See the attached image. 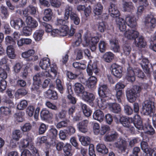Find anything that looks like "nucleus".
Here are the masks:
<instances>
[{"instance_id": "15", "label": "nucleus", "mask_w": 156, "mask_h": 156, "mask_svg": "<svg viewBox=\"0 0 156 156\" xmlns=\"http://www.w3.org/2000/svg\"><path fill=\"white\" fill-rule=\"evenodd\" d=\"M21 132L19 130H14L12 133V138L13 140H12L10 142V144L12 147L16 145V142H14V140H18L22 136Z\"/></svg>"}, {"instance_id": "49", "label": "nucleus", "mask_w": 156, "mask_h": 156, "mask_svg": "<svg viewBox=\"0 0 156 156\" xmlns=\"http://www.w3.org/2000/svg\"><path fill=\"white\" fill-rule=\"evenodd\" d=\"M66 111L63 110H62L55 115V120L57 121H58L60 119L65 118L66 116Z\"/></svg>"}, {"instance_id": "17", "label": "nucleus", "mask_w": 156, "mask_h": 156, "mask_svg": "<svg viewBox=\"0 0 156 156\" xmlns=\"http://www.w3.org/2000/svg\"><path fill=\"white\" fill-rule=\"evenodd\" d=\"M91 60L90 61V63L87 65V72L89 76L91 75L93 73V71L96 74H97L98 72V69L97 68L96 62H94L92 65L90 63Z\"/></svg>"}, {"instance_id": "52", "label": "nucleus", "mask_w": 156, "mask_h": 156, "mask_svg": "<svg viewBox=\"0 0 156 156\" xmlns=\"http://www.w3.org/2000/svg\"><path fill=\"white\" fill-rule=\"evenodd\" d=\"M68 27L66 25H65L62 27L59 30V36H64L68 34Z\"/></svg>"}, {"instance_id": "63", "label": "nucleus", "mask_w": 156, "mask_h": 156, "mask_svg": "<svg viewBox=\"0 0 156 156\" xmlns=\"http://www.w3.org/2000/svg\"><path fill=\"white\" fill-rule=\"evenodd\" d=\"M45 105L47 107L50 109L54 110H58V108L57 106L49 101H46Z\"/></svg>"}, {"instance_id": "18", "label": "nucleus", "mask_w": 156, "mask_h": 156, "mask_svg": "<svg viewBox=\"0 0 156 156\" xmlns=\"http://www.w3.org/2000/svg\"><path fill=\"white\" fill-rule=\"evenodd\" d=\"M27 26L30 28H35L38 25L37 21L30 16H27L25 20Z\"/></svg>"}, {"instance_id": "48", "label": "nucleus", "mask_w": 156, "mask_h": 156, "mask_svg": "<svg viewBox=\"0 0 156 156\" xmlns=\"http://www.w3.org/2000/svg\"><path fill=\"white\" fill-rule=\"evenodd\" d=\"M140 145L141 148L144 152V156L146 155L147 153L151 149L148 148L147 143L146 142H142L141 143Z\"/></svg>"}, {"instance_id": "28", "label": "nucleus", "mask_w": 156, "mask_h": 156, "mask_svg": "<svg viewBox=\"0 0 156 156\" xmlns=\"http://www.w3.org/2000/svg\"><path fill=\"white\" fill-rule=\"evenodd\" d=\"M74 91L78 95H80V94H83L84 91V88L82 85L80 83H76L74 84Z\"/></svg>"}, {"instance_id": "39", "label": "nucleus", "mask_w": 156, "mask_h": 156, "mask_svg": "<svg viewBox=\"0 0 156 156\" xmlns=\"http://www.w3.org/2000/svg\"><path fill=\"white\" fill-rule=\"evenodd\" d=\"M105 98L101 97L98 99L97 101L98 106L100 108L103 109H105L107 106V103L106 102V100Z\"/></svg>"}, {"instance_id": "57", "label": "nucleus", "mask_w": 156, "mask_h": 156, "mask_svg": "<svg viewBox=\"0 0 156 156\" xmlns=\"http://www.w3.org/2000/svg\"><path fill=\"white\" fill-rule=\"evenodd\" d=\"M5 42L7 45H14L16 44V42L11 37L7 36L5 38Z\"/></svg>"}, {"instance_id": "2", "label": "nucleus", "mask_w": 156, "mask_h": 156, "mask_svg": "<svg viewBox=\"0 0 156 156\" xmlns=\"http://www.w3.org/2000/svg\"><path fill=\"white\" fill-rule=\"evenodd\" d=\"M118 27L120 31H124L126 28V24L129 27L133 28L136 26V19L132 15H128L124 19L121 18H118L116 20Z\"/></svg>"}, {"instance_id": "9", "label": "nucleus", "mask_w": 156, "mask_h": 156, "mask_svg": "<svg viewBox=\"0 0 156 156\" xmlns=\"http://www.w3.org/2000/svg\"><path fill=\"white\" fill-rule=\"evenodd\" d=\"M154 107L153 103L152 102L145 101L142 104V112L145 115H151L154 112Z\"/></svg>"}, {"instance_id": "16", "label": "nucleus", "mask_w": 156, "mask_h": 156, "mask_svg": "<svg viewBox=\"0 0 156 156\" xmlns=\"http://www.w3.org/2000/svg\"><path fill=\"white\" fill-rule=\"evenodd\" d=\"M33 144L32 138L30 137L27 136L26 139L21 141L20 147L24 148L28 147L30 149L32 147V146L33 145Z\"/></svg>"}, {"instance_id": "27", "label": "nucleus", "mask_w": 156, "mask_h": 156, "mask_svg": "<svg viewBox=\"0 0 156 156\" xmlns=\"http://www.w3.org/2000/svg\"><path fill=\"white\" fill-rule=\"evenodd\" d=\"M93 116L95 120L101 122L103 120L104 115L102 111L99 110H97L94 113Z\"/></svg>"}, {"instance_id": "11", "label": "nucleus", "mask_w": 156, "mask_h": 156, "mask_svg": "<svg viewBox=\"0 0 156 156\" xmlns=\"http://www.w3.org/2000/svg\"><path fill=\"white\" fill-rule=\"evenodd\" d=\"M50 60L48 58H44L41 60L39 63L40 67L42 69L46 70L45 71H47L49 73H51V66L52 65H55V64H52L50 65ZM57 67V66H56Z\"/></svg>"}, {"instance_id": "37", "label": "nucleus", "mask_w": 156, "mask_h": 156, "mask_svg": "<svg viewBox=\"0 0 156 156\" xmlns=\"http://www.w3.org/2000/svg\"><path fill=\"white\" fill-rule=\"evenodd\" d=\"M71 145L68 143H66L63 147V150L65 156H71L72 153L71 152Z\"/></svg>"}, {"instance_id": "10", "label": "nucleus", "mask_w": 156, "mask_h": 156, "mask_svg": "<svg viewBox=\"0 0 156 156\" xmlns=\"http://www.w3.org/2000/svg\"><path fill=\"white\" fill-rule=\"evenodd\" d=\"M10 24L11 26L16 30H19L25 26L24 22L20 18H11Z\"/></svg>"}, {"instance_id": "24", "label": "nucleus", "mask_w": 156, "mask_h": 156, "mask_svg": "<svg viewBox=\"0 0 156 156\" xmlns=\"http://www.w3.org/2000/svg\"><path fill=\"white\" fill-rule=\"evenodd\" d=\"M6 53L8 57L12 59H14L16 57L15 49L12 45H9L6 48Z\"/></svg>"}, {"instance_id": "29", "label": "nucleus", "mask_w": 156, "mask_h": 156, "mask_svg": "<svg viewBox=\"0 0 156 156\" xmlns=\"http://www.w3.org/2000/svg\"><path fill=\"white\" fill-rule=\"evenodd\" d=\"M108 105L110 110L114 113H118L121 111L120 106L116 103H110Z\"/></svg>"}, {"instance_id": "53", "label": "nucleus", "mask_w": 156, "mask_h": 156, "mask_svg": "<svg viewBox=\"0 0 156 156\" xmlns=\"http://www.w3.org/2000/svg\"><path fill=\"white\" fill-rule=\"evenodd\" d=\"M27 105L26 100H21L17 105V108L20 110H22L25 108Z\"/></svg>"}, {"instance_id": "47", "label": "nucleus", "mask_w": 156, "mask_h": 156, "mask_svg": "<svg viewBox=\"0 0 156 156\" xmlns=\"http://www.w3.org/2000/svg\"><path fill=\"white\" fill-rule=\"evenodd\" d=\"M118 136L117 133L114 132L110 135H106L105 140L107 141H111L115 139Z\"/></svg>"}, {"instance_id": "38", "label": "nucleus", "mask_w": 156, "mask_h": 156, "mask_svg": "<svg viewBox=\"0 0 156 156\" xmlns=\"http://www.w3.org/2000/svg\"><path fill=\"white\" fill-rule=\"evenodd\" d=\"M44 14V16L43 17V20L44 21H48L51 20L52 13L50 9H45Z\"/></svg>"}, {"instance_id": "36", "label": "nucleus", "mask_w": 156, "mask_h": 156, "mask_svg": "<svg viewBox=\"0 0 156 156\" xmlns=\"http://www.w3.org/2000/svg\"><path fill=\"white\" fill-rule=\"evenodd\" d=\"M77 136L79 141L81 144L84 146H87L90 144V138L88 136H84L78 135Z\"/></svg>"}, {"instance_id": "4", "label": "nucleus", "mask_w": 156, "mask_h": 156, "mask_svg": "<svg viewBox=\"0 0 156 156\" xmlns=\"http://www.w3.org/2000/svg\"><path fill=\"white\" fill-rule=\"evenodd\" d=\"M133 119L134 120L133 126L137 129L140 130L143 129L145 133L151 135L154 133V130L151 125L148 124L146 127H143L140 117L139 115H135L134 117V119Z\"/></svg>"}, {"instance_id": "58", "label": "nucleus", "mask_w": 156, "mask_h": 156, "mask_svg": "<svg viewBox=\"0 0 156 156\" xmlns=\"http://www.w3.org/2000/svg\"><path fill=\"white\" fill-rule=\"evenodd\" d=\"M110 130L109 127L107 125H102L100 130L99 134L101 135H104L107 132Z\"/></svg>"}, {"instance_id": "31", "label": "nucleus", "mask_w": 156, "mask_h": 156, "mask_svg": "<svg viewBox=\"0 0 156 156\" xmlns=\"http://www.w3.org/2000/svg\"><path fill=\"white\" fill-rule=\"evenodd\" d=\"M82 97L84 100L89 102L92 101L94 99V96L93 94L86 91L83 92Z\"/></svg>"}, {"instance_id": "5", "label": "nucleus", "mask_w": 156, "mask_h": 156, "mask_svg": "<svg viewBox=\"0 0 156 156\" xmlns=\"http://www.w3.org/2000/svg\"><path fill=\"white\" fill-rule=\"evenodd\" d=\"M138 73V76L143 78L144 75L143 73L138 68L133 69L131 67H129L127 69V72L125 78L128 81L133 82L135 80V73Z\"/></svg>"}, {"instance_id": "64", "label": "nucleus", "mask_w": 156, "mask_h": 156, "mask_svg": "<svg viewBox=\"0 0 156 156\" xmlns=\"http://www.w3.org/2000/svg\"><path fill=\"white\" fill-rule=\"evenodd\" d=\"M0 11L2 14L3 15L5 18H7L9 15L7 10L6 7L2 5L0 7Z\"/></svg>"}, {"instance_id": "46", "label": "nucleus", "mask_w": 156, "mask_h": 156, "mask_svg": "<svg viewBox=\"0 0 156 156\" xmlns=\"http://www.w3.org/2000/svg\"><path fill=\"white\" fill-rule=\"evenodd\" d=\"M27 93V91L23 88L20 89L16 92L15 96L17 99L19 98L20 96L25 95Z\"/></svg>"}, {"instance_id": "40", "label": "nucleus", "mask_w": 156, "mask_h": 156, "mask_svg": "<svg viewBox=\"0 0 156 156\" xmlns=\"http://www.w3.org/2000/svg\"><path fill=\"white\" fill-rule=\"evenodd\" d=\"M148 60L146 58H143L142 59V62L140 63L141 66L145 72L149 73L150 71L148 66Z\"/></svg>"}, {"instance_id": "45", "label": "nucleus", "mask_w": 156, "mask_h": 156, "mask_svg": "<svg viewBox=\"0 0 156 156\" xmlns=\"http://www.w3.org/2000/svg\"><path fill=\"white\" fill-rule=\"evenodd\" d=\"M35 51L33 49H30L22 53L21 56L24 58H28L32 56L35 53Z\"/></svg>"}, {"instance_id": "43", "label": "nucleus", "mask_w": 156, "mask_h": 156, "mask_svg": "<svg viewBox=\"0 0 156 156\" xmlns=\"http://www.w3.org/2000/svg\"><path fill=\"white\" fill-rule=\"evenodd\" d=\"M97 150L98 152L102 154H106L108 152V149L103 144H98L97 146Z\"/></svg>"}, {"instance_id": "25", "label": "nucleus", "mask_w": 156, "mask_h": 156, "mask_svg": "<svg viewBox=\"0 0 156 156\" xmlns=\"http://www.w3.org/2000/svg\"><path fill=\"white\" fill-rule=\"evenodd\" d=\"M44 95L46 98L52 100H56L58 98L56 92L51 89H48L44 92Z\"/></svg>"}, {"instance_id": "60", "label": "nucleus", "mask_w": 156, "mask_h": 156, "mask_svg": "<svg viewBox=\"0 0 156 156\" xmlns=\"http://www.w3.org/2000/svg\"><path fill=\"white\" fill-rule=\"evenodd\" d=\"M48 126L44 123H41L38 128L39 133L40 134H43L47 129Z\"/></svg>"}, {"instance_id": "26", "label": "nucleus", "mask_w": 156, "mask_h": 156, "mask_svg": "<svg viewBox=\"0 0 156 156\" xmlns=\"http://www.w3.org/2000/svg\"><path fill=\"white\" fill-rule=\"evenodd\" d=\"M140 4L143 5H140L137 9V14L138 16L140 15L144 11L145 8L148 5V3L147 0H139Z\"/></svg>"}, {"instance_id": "32", "label": "nucleus", "mask_w": 156, "mask_h": 156, "mask_svg": "<svg viewBox=\"0 0 156 156\" xmlns=\"http://www.w3.org/2000/svg\"><path fill=\"white\" fill-rule=\"evenodd\" d=\"M44 34V31L42 30H37L33 34V37L35 41H39L41 40Z\"/></svg>"}, {"instance_id": "44", "label": "nucleus", "mask_w": 156, "mask_h": 156, "mask_svg": "<svg viewBox=\"0 0 156 156\" xmlns=\"http://www.w3.org/2000/svg\"><path fill=\"white\" fill-rule=\"evenodd\" d=\"M81 105L83 112L85 115L87 117L90 116L91 114V111L85 104H81Z\"/></svg>"}, {"instance_id": "59", "label": "nucleus", "mask_w": 156, "mask_h": 156, "mask_svg": "<svg viewBox=\"0 0 156 156\" xmlns=\"http://www.w3.org/2000/svg\"><path fill=\"white\" fill-rule=\"evenodd\" d=\"M31 128V125L29 123H26L21 127V129L23 132H26L30 131Z\"/></svg>"}, {"instance_id": "35", "label": "nucleus", "mask_w": 156, "mask_h": 156, "mask_svg": "<svg viewBox=\"0 0 156 156\" xmlns=\"http://www.w3.org/2000/svg\"><path fill=\"white\" fill-rule=\"evenodd\" d=\"M103 9V7L101 4L98 3L93 7V11L94 14L96 15H100L102 13Z\"/></svg>"}, {"instance_id": "41", "label": "nucleus", "mask_w": 156, "mask_h": 156, "mask_svg": "<svg viewBox=\"0 0 156 156\" xmlns=\"http://www.w3.org/2000/svg\"><path fill=\"white\" fill-rule=\"evenodd\" d=\"M0 112L2 115L8 116L11 114V111L9 108L5 106H2L0 108Z\"/></svg>"}, {"instance_id": "51", "label": "nucleus", "mask_w": 156, "mask_h": 156, "mask_svg": "<svg viewBox=\"0 0 156 156\" xmlns=\"http://www.w3.org/2000/svg\"><path fill=\"white\" fill-rule=\"evenodd\" d=\"M107 43L104 41H101L98 44V47L100 51L102 53L105 52L106 50Z\"/></svg>"}, {"instance_id": "54", "label": "nucleus", "mask_w": 156, "mask_h": 156, "mask_svg": "<svg viewBox=\"0 0 156 156\" xmlns=\"http://www.w3.org/2000/svg\"><path fill=\"white\" fill-rule=\"evenodd\" d=\"M72 8L71 6H67L66 7V9L64 15V18L66 20H68L69 18V17L70 16L71 14L74 13L73 12Z\"/></svg>"}, {"instance_id": "7", "label": "nucleus", "mask_w": 156, "mask_h": 156, "mask_svg": "<svg viewBox=\"0 0 156 156\" xmlns=\"http://www.w3.org/2000/svg\"><path fill=\"white\" fill-rule=\"evenodd\" d=\"M120 122L124 126L129 128L132 132L134 131V128L133 126L134 124L133 118L122 116L120 117Z\"/></svg>"}, {"instance_id": "19", "label": "nucleus", "mask_w": 156, "mask_h": 156, "mask_svg": "<svg viewBox=\"0 0 156 156\" xmlns=\"http://www.w3.org/2000/svg\"><path fill=\"white\" fill-rule=\"evenodd\" d=\"M108 11L112 17H116V19L119 18L118 17L119 16V12L114 4H111L108 8Z\"/></svg>"}, {"instance_id": "8", "label": "nucleus", "mask_w": 156, "mask_h": 156, "mask_svg": "<svg viewBox=\"0 0 156 156\" xmlns=\"http://www.w3.org/2000/svg\"><path fill=\"white\" fill-rule=\"evenodd\" d=\"M145 27L147 29L154 28L155 26L156 19L152 15H148L143 20Z\"/></svg>"}, {"instance_id": "34", "label": "nucleus", "mask_w": 156, "mask_h": 156, "mask_svg": "<svg viewBox=\"0 0 156 156\" xmlns=\"http://www.w3.org/2000/svg\"><path fill=\"white\" fill-rule=\"evenodd\" d=\"M97 80L94 76L90 77L86 82V85L89 88L93 87L96 84Z\"/></svg>"}, {"instance_id": "13", "label": "nucleus", "mask_w": 156, "mask_h": 156, "mask_svg": "<svg viewBox=\"0 0 156 156\" xmlns=\"http://www.w3.org/2000/svg\"><path fill=\"white\" fill-rule=\"evenodd\" d=\"M109 90L106 85L100 83L98 88V93L100 97L105 98L109 95Z\"/></svg>"}, {"instance_id": "14", "label": "nucleus", "mask_w": 156, "mask_h": 156, "mask_svg": "<svg viewBox=\"0 0 156 156\" xmlns=\"http://www.w3.org/2000/svg\"><path fill=\"white\" fill-rule=\"evenodd\" d=\"M125 37L128 39H133L138 37L139 32L136 30H129L126 31L124 34Z\"/></svg>"}, {"instance_id": "22", "label": "nucleus", "mask_w": 156, "mask_h": 156, "mask_svg": "<svg viewBox=\"0 0 156 156\" xmlns=\"http://www.w3.org/2000/svg\"><path fill=\"white\" fill-rule=\"evenodd\" d=\"M88 121L87 120H84L80 122L77 125V127L79 130L83 133H85L87 131V125Z\"/></svg>"}, {"instance_id": "12", "label": "nucleus", "mask_w": 156, "mask_h": 156, "mask_svg": "<svg viewBox=\"0 0 156 156\" xmlns=\"http://www.w3.org/2000/svg\"><path fill=\"white\" fill-rule=\"evenodd\" d=\"M112 73L113 75L118 78H121L122 76V68L116 64H113L112 66Z\"/></svg>"}, {"instance_id": "62", "label": "nucleus", "mask_w": 156, "mask_h": 156, "mask_svg": "<svg viewBox=\"0 0 156 156\" xmlns=\"http://www.w3.org/2000/svg\"><path fill=\"white\" fill-rule=\"evenodd\" d=\"M24 113L21 112L16 113L15 114V117L16 120L19 122H22L23 120V117Z\"/></svg>"}, {"instance_id": "55", "label": "nucleus", "mask_w": 156, "mask_h": 156, "mask_svg": "<svg viewBox=\"0 0 156 156\" xmlns=\"http://www.w3.org/2000/svg\"><path fill=\"white\" fill-rule=\"evenodd\" d=\"M49 136L51 138L54 139L56 138L57 135V131L55 128L53 126H51V129L49 130Z\"/></svg>"}, {"instance_id": "1", "label": "nucleus", "mask_w": 156, "mask_h": 156, "mask_svg": "<svg viewBox=\"0 0 156 156\" xmlns=\"http://www.w3.org/2000/svg\"><path fill=\"white\" fill-rule=\"evenodd\" d=\"M51 73H50L49 72L46 71L42 72L41 73H37L35 75L33 78L34 83L32 89L34 90H37L39 89L42 77H55L57 73V67L55 65H52L51 66Z\"/></svg>"}, {"instance_id": "50", "label": "nucleus", "mask_w": 156, "mask_h": 156, "mask_svg": "<svg viewBox=\"0 0 156 156\" xmlns=\"http://www.w3.org/2000/svg\"><path fill=\"white\" fill-rule=\"evenodd\" d=\"M70 18L74 24L76 25H78L80 23V20L78 15L76 13L71 14L70 16Z\"/></svg>"}, {"instance_id": "61", "label": "nucleus", "mask_w": 156, "mask_h": 156, "mask_svg": "<svg viewBox=\"0 0 156 156\" xmlns=\"http://www.w3.org/2000/svg\"><path fill=\"white\" fill-rule=\"evenodd\" d=\"M93 131L94 134L98 135L100 132V126L98 123L96 122L93 123Z\"/></svg>"}, {"instance_id": "3", "label": "nucleus", "mask_w": 156, "mask_h": 156, "mask_svg": "<svg viewBox=\"0 0 156 156\" xmlns=\"http://www.w3.org/2000/svg\"><path fill=\"white\" fill-rule=\"evenodd\" d=\"M99 40L97 37H91V34L89 32H86L84 34L83 45L84 47H88L94 51L96 49V46Z\"/></svg>"}, {"instance_id": "30", "label": "nucleus", "mask_w": 156, "mask_h": 156, "mask_svg": "<svg viewBox=\"0 0 156 156\" xmlns=\"http://www.w3.org/2000/svg\"><path fill=\"white\" fill-rule=\"evenodd\" d=\"M134 43L135 45L138 47H144L146 45V43L142 37L134 39Z\"/></svg>"}, {"instance_id": "42", "label": "nucleus", "mask_w": 156, "mask_h": 156, "mask_svg": "<svg viewBox=\"0 0 156 156\" xmlns=\"http://www.w3.org/2000/svg\"><path fill=\"white\" fill-rule=\"evenodd\" d=\"M114 57V54L111 52H108L105 53L103 56L104 60L109 62H111Z\"/></svg>"}, {"instance_id": "23", "label": "nucleus", "mask_w": 156, "mask_h": 156, "mask_svg": "<svg viewBox=\"0 0 156 156\" xmlns=\"http://www.w3.org/2000/svg\"><path fill=\"white\" fill-rule=\"evenodd\" d=\"M114 145L122 151H124L127 147V144L125 140L120 138L115 144Z\"/></svg>"}, {"instance_id": "33", "label": "nucleus", "mask_w": 156, "mask_h": 156, "mask_svg": "<svg viewBox=\"0 0 156 156\" xmlns=\"http://www.w3.org/2000/svg\"><path fill=\"white\" fill-rule=\"evenodd\" d=\"M123 10L124 11L130 12L134 9V7L131 2H124L123 3Z\"/></svg>"}, {"instance_id": "56", "label": "nucleus", "mask_w": 156, "mask_h": 156, "mask_svg": "<svg viewBox=\"0 0 156 156\" xmlns=\"http://www.w3.org/2000/svg\"><path fill=\"white\" fill-rule=\"evenodd\" d=\"M56 87L58 90L61 94H62L63 92L64 88L63 84L61 81L60 80L58 79H57L56 80Z\"/></svg>"}, {"instance_id": "6", "label": "nucleus", "mask_w": 156, "mask_h": 156, "mask_svg": "<svg viewBox=\"0 0 156 156\" xmlns=\"http://www.w3.org/2000/svg\"><path fill=\"white\" fill-rule=\"evenodd\" d=\"M141 90V87L139 86H134L131 89L126 92V97L127 99L130 102H132L135 101L138 94Z\"/></svg>"}, {"instance_id": "20", "label": "nucleus", "mask_w": 156, "mask_h": 156, "mask_svg": "<svg viewBox=\"0 0 156 156\" xmlns=\"http://www.w3.org/2000/svg\"><path fill=\"white\" fill-rule=\"evenodd\" d=\"M110 44L112 50L115 52H118L120 51V47L117 40L115 37L112 38L110 40Z\"/></svg>"}, {"instance_id": "21", "label": "nucleus", "mask_w": 156, "mask_h": 156, "mask_svg": "<svg viewBox=\"0 0 156 156\" xmlns=\"http://www.w3.org/2000/svg\"><path fill=\"white\" fill-rule=\"evenodd\" d=\"M40 116L42 119L47 120L51 119L53 115L52 113H50L47 109L44 108L41 112Z\"/></svg>"}]
</instances>
